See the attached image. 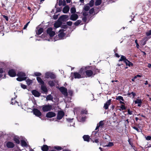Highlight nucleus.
<instances>
[{
	"instance_id": "25",
	"label": "nucleus",
	"mask_w": 151,
	"mask_h": 151,
	"mask_svg": "<svg viewBox=\"0 0 151 151\" xmlns=\"http://www.w3.org/2000/svg\"><path fill=\"white\" fill-rule=\"evenodd\" d=\"M48 149V146L46 145H43L41 148V150L42 151H47Z\"/></svg>"
},
{
	"instance_id": "11",
	"label": "nucleus",
	"mask_w": 151,
	"mask_h": 151,
	"mask_svg": "<svg viewBox=\"0 0 151 151\" xmlns=\"http://www.w3.org/2000/svg\"><path fill=\"white\" fill-rule=\"evenodd\" d=\"M68 16L66 15H61L58 19V20L62 21H65L68 18Z\"/></svg>"
},
{
	"instance_id": "30",
	"label": "nucleus",
	"mask_w": 151,
	"mask_h": 151,
	"mask_svg": "<svg viewBox=\"0 0 151 151\" xmlns=\"http://www.w3.org/2000/svg\"><path fill=\"white\" fill-rule=\"evenodd\" d=\"M43 32V29L42 28H40L37 32L36 34L37 35H40Z\"/></svg>"
},
{
	"instance_id": "19",
	"label": "nucleus",
	"mask_w": 151,
	"mask_h": 151,
	"mask_svg": "<svg viewBox=\"0 0 151 151\" xmlns=\"http://www.w3.org/2000/svg\"><path fill=\"white\" fill-rule=\"evenodd\" d=\"M69 10V8L68 6H65L63 8V12L64 13H67Z\"/></svg>"
},
{
	"instance_id": "15",
	"label": "nucleus",
	"mask_w": 151,
	"mask_h": 151,
	"mask_svg": "<svg viewBox=\"0 0 151 151\" xmlns=\"http://www.w3.org/2000/svg\"><path fill=\"white\" fill-rule=\"evenodd\" d=\"M32 94L36 97H39L40 96V93L35 90H33L32 91Z\"/></svg>"
},
{
	"instance_id": "43",
	"label": "nucleus",
	"mask_w": 151,
	"mask_h": 151,
	"mask_svg": "<svg viewBox=\"0 0 151 151\" xmlns=\"http://www.w3.org/2000/svg\"><path fill=\"white\" fill-rule=\"evenodd\" d=\"M150 38V37H145L143 39V41H144L146 42Z\"/></svg>"
},
{
	"instance_id": "10",
	"label": "nucleus",
	"mask_w": 151,
	"mask_h": 151,
	"mask_svg": "<svg viewBox=\"0 0 151 151\" xmlns=\"http://www.w3.org/2000/svg\"><path fill=\"white\" fill-rule=\"evenodd\" d=\"M72 77H74L75 78L79 79L81 78L80 73L78 72H75L74 73H72Z\"/></svg>"
},
{
	"instance_id": "5",
	"label": "nucleus",
	"mask_w": 151,
	"mask_h": 151,
	"mask_svg": "<svg viewBox=\"0 0 151 151\" xmlns=\"http://www.w3.org/2000/svg\"><path fill=\"white\" fill-rule=\"evenodd\" d=\"M91 68L93 72L94 76L100 72V69L97 68L95 65L91 67Z\"/></svg>"
},
{
	"instance_id": "3",
	"label": "nucleus",
	"mask_w": 151,
	"mask_h": 151,
	"mask_svg": "<svg viewBox=\"0 0 151 151\" xmlns=\"http://www.w3.org/2000/svg\"><path fill=\"white\" fill-rule=\"evenodd\" d=\"M42 107V110L44 112L50 111L52 109V106L51 105H44Z\"/></svg>"
},
{
	"instance_id": "23",
	"label": "nucleus",
	"mask_w": 151,
	"mask_h": 151,
	"mask_svg": "<svg viewBox=\"0 0 151 151\" xmlns=\"http://www.w3.org/2000/svg\"><path fill=\"white\" fill-rule=\"evenodd\" d=\"M17 76L18 77H24L26 76V74L24 73L21 72H18L17 74Z\"/></svg>"
},
{
	"instance_id": "14",
	"label": "nucleus",
	"mask_w": 151,
	"mask_h": 151,
	"mask_svg": "<svg viewBox=\"0 0 151 151\" xmlns=\"http://www.w3.org/2000/svg\"><path fill=\"white\" fill-rule=\"evenodd\" d=\"M65 31V30L63 29L60 30L59 31L60 32L58 34V36L60 39H61L65 36V34L63 32Z\"/></svg>"
},
{
	"instance_id": "57",
	"label": "nucleus",
	"mask_w": 151,
	"mask_h": 151,
	"mask_svg": "<svg viewBox=\"0 0 151 151\" xmlns=\"http://www.w3.org/2000/svg\"><path fill=\"white\" fill-rule=\"evenodd\" d=\"M83 15L84 17H86L88 15V13L87 12L84 11L83 12Z\"/></svg>"
},
{
	"instance_id": "27",
	"label": "nucleus",
	"mask_w": 151,
	"mask_h": 151,
	"mask_svg": "<svg viewBox=\"0 0 151 151\" xmlns=\"http://www.w3.org/2000/svg\"><path fill=\"white\" fill-rule=\"evenodd\" d=\"M37 80L38 82L41 85L44 84H45L44 81L42 80L41 78L39 77H37Z\"/></svg>"
},
{
	"instance_id": "26",
	"label": "nucleus",
	"mask_w": 151,
	"mask_h": 151,
	"mask_svg": "<svg viewBox=\"0 0 151 151\" xmlns=\"http://www.w3.org/2000/svg\"><path fill=\"white\" fill-rule=\"evenodd\" d=\"M55 81H50L48 82V84L50 86L52 87L55 86Z\"/></svg>"
},
{
	"instance_id": "58",
	"label": "nucleus",
	"mask_w": 151,
	"mask_h": 151,
	"mask_svg": "<svg viewBox=\"0 0 151 151\" xmlns=\"http://www.w3.org/2000/svg\"><path fill=\"white\" fill-rule=\"evenodd\" d=\"M132 127L133 129L136 130L138 132H140L139 129L135 126Z\"/></svg>"
},
{
	"instance_id": "31",
	"label": "nucleus",
	"mask_w": 151,
	"mask_h": 151,
	"mask_svg": "<svg viewBox=\"0 0 151 151\" xmlns=\"http://www.w3.org/2000/svg\"><path fill=\"white\" fill-rule=\"evenodd\" d=\"M53 99L52 96L51 94H49L47 96L46 98V101L52 100Z\"/></svg>"
},
{
	"instance_id": "52",
	"label": "nucleus",
	"mask_w": 151,
	"mask_h": 151,
	"mask_svg": "<svg viewBox=\"0 0 151 151\" xmlns=\"http://www.w3.org/2000/svg\"><path fill=\"white\" fill-rule=\"evenodd\" d=\"M146 35L147 36L151 35V29L148 32H146Z\"/></svg>"
},
{
	"instance_id": "45",
	"label": "nucleus",
	"mask_w": 151,
	"mask_h": 151,
	"mask_svg": "<svg viewBox=\"0 0 151 151\" xmlns=\"http://www.w3.org/2000/svg\"><path fill=\"white\" fill-rule=\"evenodd\" d=\"M16 103H18V102H17V101L16 100H15L14 99H13V98H12L11 99V104L12 105H14V104H15Z\"/></svg>"
},
{
	"instance_id": "51",
	"label": "nucleus",
	"mask_w": 151,
	"mask_h": 151,
	"mask_svg": "<svg viewBox=\"0 0 151 151\" xmlns=\"http://www.w3.org/2000/svg\"><path fill=\"white\" fill-rule=\"evenodd\" d=\"M61 27L63 29H66L68 27L67 25H61Z\"/></svg>"
},
{
	"instance_id": "42",
	"label": "nucleus",
	"mask_w": 151,
	"mask_h": 151,
	"mask_svg": "<svg viewBox=\"0 0 151 151\" xmlns=\"http://www.w3.org/2000/svg\"><path fill=\"white\" fill-rule=\"evenodd\" d=\"M27 84L28 85H30L31 84H32V81L31 80L28 79L26 81Z\"/></svg>"
},
{
	"instance_id": "49",
	"label": "nucleus",
	"mask_w": 151,
	"mask_h": 151,
	"mask_svg": "<svg viewBox=\"0 0 151 151\" xmlns=\"http://www.w3.org/2000/svg\"><path fill=\"white\" fill-rule=\"evenodd\" d=\"M55 34V33L54 31H52L49 34V35H50V37H53Z\"/></svg>"
},
{
	"instance_id": "53",
	"label": "nucleus",
	"mask_w": 151,
	"mask_h": 151,
	"mask_svg": "<svg viewBox=\"0 0 151 151\" xmlns=\"http://www.w3.org/2000/svg\"><path fill=\"white\" fill-rule=\"evenodd\" d=\"M73 22H72L71 21H69V22H66V24H67V25H68L70 26H71Z\"/></svg>"
},
{
	"instance_id": "40",
	"label": "nucleus",
	"mask_w": 151,
	"mask_h": 151,
	"mask_svg": "<svg viewBox=\"0 0 151 151\" xmlns=\"http://www.w3.org/2000/svg\"><path fill=\"white\" fill-rule=\"evenodd\" d=\"M90 7L88 5H85L84 6V9L86 11H88L90 9Z\"/></svg>"
},
{
	"instance_id": "12",
	"label": "nucleus",
	"mask_w": 151,
	"mask_h": 151,
	"mask_svg": "<svg viewBox=\"0 0 151 151\" xmlns=\"http://www.w3.org/2000/svg\"><path fill=\"white\" fill-rule=\"evenodd\" d=\"M56 114L55 113L52 111H50L48 112L46 114V117L47 118H52L55 116Z\"/></svg>"
},
{
	"instance_id": "35",
	"label": "nucleus",
	"mask_w": 151,
	"mask_h": 151,
	"mask_svg": "<svg viewBox=\"0 0 151 151\" xmlns=\"http://www.w3.org/2000/svg\"><path fill=\"white\" fill-rule=\"evenodd\" d=\"M116 100H120L121 101V100L122 101H124V100L123 97L119 96H116Z\"/></svg>"
},
{
	"instance_id": "2",
	"label": "nucleus",
	"mask_w": 151,
	"mask_h": 151,
	"mask_svg": "<svg viewBox=\"0 0 151 151\" xmlns=\"http://www.w3.org/2000/svg\"><path fill=\"white\" fill-rule=\"evenodd\" d=\"M45 78L47 79L50 78L52 79H54L56 78V77L53 73L47 72L45 73Z\"/></svg>"
},
{
	"instance_id": "36",
	"label": "nucleus",
	"mask_w": 151,
	"mask_h": 151,
	"mask_svg": "<svg viewBox=\"0 0 151 151\" xmlns=\"http://www.w3.org/2000/svg\"><path fill=\"white\" fill-rule=\"evenodd\" d=\"M81 20H78L74 23V25L75 26H78L81 23Z\"/></svg>"
},
{
	"instance_id": "29",
	"label": "nucleus",
	"mask_w": 151,
	"mask_h": 151,
	"mask_svg": "<svg viewBox=\"0 0 151 151\" xmlns=\"http://www.w3.org/2000/svg\"><path fill=\"white\" fill-rule=\"evenodd\" d=\"M21 145L22 147H27V145L25 141L24 140H21Z\"/></svg>"
},
{
	"instance_id": "60",
	"label": "nucleus",
	"mask_w": 151,
	"mask_h": 151,
	"mask_svg": "<svg viewBox=\"0 0 151 151\" xmlns=\"http://www.w3.org/2000/svg\"><path fill=\"white\" fill-rule=\"evenodd\" d=\"M3 17L7 21H8L9 20V18L8 16L5 15H3Z\"/></svg>"
},
{
	"instance_id": "7",
	"label": "nucleus",
	"mask_w": 151,
	"mask_h": 151,
	"mask_svg": "<svg viewBox=\"0 0 151 151\" xmlns=\"http://www.w3.org/2000/svg\"><path fill=\"white\" fill-rule=\"evenodd\" d=\"M8 74L10 76L12 77H15L17 75L15 70L13 69L9 70Z\"/></svg>"
},
{
	"instance_id": "44",
	"label": "nucleus",
	"mask_w": 151,
	"mask_h": 151,
	"mask_svg": "<svg viewBox=\"0 0 151 151\" xmlns=\"http://www.w3.org/2000/svg\"><path fill=\"white\" fill-rule=\"evenodd\" d=\"M134 102L135 104H139V103H142V101H141V100L140 99H137V100L134 101Z\"/></svg>"
},
{
	"instance_id": "34",
	"label": "nucleus",
	"mask_w": 151,
	"mask_h": 151,
	"mask_svg": "<svg viewBox=\"0 0 151 151\" xmlns=\"http://www.w3.org/2000/svg\"><path fill=\"white\" fill-rule=\"evenodd\" d=\"M53 148L58 150V151H60L63 149V148L62 147L58 146H55Z\"/></svg>"
},
{
	"instance_id": "33",
	"label": "nucleus",
	"mask_w": 151,
	"mask_h": 151,
	"mask_svg": "<svg viewBox=\"0 0 151 151\" xmlns=\"http://www.w3.org/2000/svg\"><path fill=\"white\" fill-rule=\"evenodd\" d=\"M102 2L101 0H96L95 2V4L96 6H98L100 5Z\"/></svg>"
},
{
	"instance_id": "39",
	"label": "nucleus",
	"mask_w": 151,
	"mask_h": 151,
	"mask_svg": "<svg viewBox=\"0 0 151 151\" xmlns=\"http://www.w3.org/2000/svg\"><path fill=\"white\" fill-rule=\"evenodd\" d=\"M3 69L2 68H0V78H1L3 75L2 74L4 72Z\"/></svg>"
},
{
	"instance_id": "1",
	"label": "nucleus",
	"mask_w": 151,
	"mask_h": 151,
	"mask_svg": "<svg viewBox=\"0 0 151 151\" xmlns=\"http://www.w3.org/2000/svg\"><path fill=\"white\" fill-rule=\"evenodd\" d=\"M86 72V77H90L94 76L93 72L91 68V66L87 67Z\"/></svg>"
},
{
	"instance_id": "37",
	"label": "nucleus",
	"mask_w": 151,
	"mask_h": 151,
	"mask_svg": "<svg viewBox=\"0 0 151 151\" xmlns=\"http://www.w3.org/2000/svg\"><path fill=\"white\" fill-rule=\"evenodd\" d=\"M70 11L72 14H75L76 12V9L75 7H72L71 8Z\"/></svg>"
},
{
	"instance_id": "54",
	"label": "nucleus",
	"mask_w": 151,
	"mask_h": 151,
	"mask_svg": "<svg viewBox=\"0 0 151 151\" xmlns=\"http://www.w3.org/2000/svg\"><path fill=\"white\" fill-rule=\"evenodd\" d=\"M68 92L69 94L70 95V96H72L73 93V91L71 90H69Z\"/></svg>"
},
{
	"instance_id": "17",
	"label": "nucleus",
	"mask_w": 151,
	"mask_h": 151,
	"mask_svg": "<svg viewBox=\"0 0 151 151\" xmlns=\"http://www.w3.org/2000/svg\"><path fill=\"white\" fill-rule=\"evenodd\" d=\"M111 99H109L107 101L106 103L104 104V109H108L109 106L111 104Z\"/></svg>"
},
{
	"instance_id": "8",
	"label": "nucleus",
	"mask_w": 151,
	"mask_h": 151,
	"mask_svg": "<svg viewBox=\"0 0 151 151\" xmlns=\"http://www.w3.org/2000/svg\"><path fill=\"white\" fill-rule=\"evenodd\" d=\"M33 111L34 114L37 117H40L42 115L41 112L37 109H34Z\"/></svg>"
},
{
	"instance_id": "46",
	"label": "nucleus",
	"mask_w": 151,
	"mask_h": 151,
	"mask_svg": "<svg viewBox=\"0 0 151 151\" xmlns=\"http://www.w3.org/2000/svg\"><path fill=\"white\" fill-rule=\"evenodd\" d=\"M114 145V144L112 142H109L108 144L107 145H106V146L109 147H112Z\"/></svg>"
},
{
	"instance_id": "32",
	"label": "nucleus",
	"mask_w": 151,
	"mask_h": 151,
	"mask_svg": "<svg viewBox=\"0 0 151 151\" xmlns=\"http://www.w3.org/2000/svg\"><path fill=\"white\" fill-rule=\"evenodd\" d=\"M13 140L17 144H19L20 143V141L19 138L15 137L13 139Z\"/></svg>"
},
{
	"instance_id": "62",
	"label": "nucleus",
	"mask_w": 151,
	"mask_h": 151,
	"mask_svg": "<svg viewBox=\"0 0 151 151\" xmlns=\"http://www.w3.org/2000/svg\"><path fill=\"white\" fill-rule=\"evenodd\" d=\"M87 19L86 17H83L82 18V20L84 22H86Z\"/></svg>"
},
{
	"instance_id": "63",
	"label": "nucleus",
	"mask_w": 151,
	"mask_h": 151,
	"mask_svg": "<svg viewBox=\"0 0 151 151\" xmlns=\"http://www.w3.org/2000/svg\"><path fill=\"white\" fill-rule=\"evenodd\" d=\"M21 87L22 88L24 89H26L27 88L26 86L23 84H21Z\"/></svg>"
},
{
	"instance_id": "59",
	"label": "nucleus",
	"mask_w": 151,
	"mask_h": 151,
	"mask_svg": "<svg viewBox=\"0 0 151 151\" xmlns=\"http://www.w3.org/2000/svg\"><path fill=\"white\" fill-rule=\"evenodd\" d=\"M121 108L122 110H125L126 109L125 106L124 105H121Z\"/></svg>"
},
{
	"instance_id": "55",
	"label": "nucleus",
	"mask_w": 151,
	"mask_h": 151,
	"mask_svg": "<svg viewBox=\"0 0 151 151\" xmlns=\"http://www.w3.org/2000/svg\"><path fill=\"white\" fill-rule=\"evenodd\" d=\"M104 123H103V122L102 121H100L99 123L97 124L99 126H102L104 125Z\"/></svg>"
},
{
	"instance_id": "18",
	"label": "nucleus",
	"mask_w": 151,
	"mask_h": 151,
	"mask_svg": "<svg viewBox=\"0 0 151 151\" xmlns=\"http://www.w3.org/2000/svg\"><path fill=\"white\" fill-rule=\"evenodd\" d=\"M62 23V22L60 20H58V22H55L54 24V26L55 27L57 28L61 27Z\"/></svg>"
},
{
	"instance_id": "24",
	"label": "nucleus",
	"mask_w": 151,
	"mask_h": 151,
	"mask_svg": "<svg viewBox=\"0 0 151 151\" xmlns=\"http://www.w3.org/2000/svg\"><path fill=\"white\" fill-rule=\"evenodd\" d=\"M125 63L126 64V66H128L129 67H132L133 66V64L128 60H127Z\"/></svg>"
},
{
	"instance_id": "20",
	"label": "nucleus",
	"mask_w": 151,
	"mask_h": 151,
	"mask_svg": "<svg viewBox=\"0 0 151 151\" xmlns=\"http://www.w3.org/2000/svg\"><path fill=\"white\" fill-rule=\"evenodd\" d=\"M83 137L84 141H87V142H89L90 137L88 135H84L83 136Z\"/></svg>"
},
{
	"instance_id": "13",
	"label": "nucleus",
	"mask_w": 151,
	"mask_h": 151,
	"mask_svg": "<svg viewBox=\"0 0 151 151\" xmlns=\"http://www.w3.org/2000/svg\"><path fill=\"white\" fill-rule=\"evenodd\" d=\"M78 18V15L77 14H73L71 15L70 19L71 20L75 21Z\"/></svg>"
},
{
	"instance_id": "41",
	"label": "nucleus",
	"mask_w": 151,
	"mask_h": 151,
	"mask_svg": "<svg viewBox=\"0 0 151 151\" xmlns=\"http://www.w3.org/2000/svg\"><path fill=\"white\" fill-rule=\"evenodd\" d=\"M52 29L51 27L48 28L47 30V33L48 34H50L52 31Z\"/></svg>"
},
{
	"instance_id": "6",
	"label": "nucleus",
	"mask_w": 151,
	"mask_h": 151,
	"mask_svg": "<svg viewBox=\"0 0 151 151\" xmlns=\"http://www.w3.org/2000/svg\"><path fill=\"white\" fill-rule=\"evenodd\" d=\"M59 90L65 96H67L68 95L67 89L66 88L64 87H61L59 88Z\"/></svg>"
},
{
	"instance_id": "16",
	"label": "nucleus",
	"mask_w": 151,
	"mask_h": 151,
	"mask_svg": "<svg viewBox=\"0 0 151 151\" xmlns=\"http://www.w3.org/2000/svg\"><path fill=\"white\" fill-rule=\"evenodd\" d=\"M6 146L8 148H13L15 146V145L13 142L9 141L6 143Z\"/></svg>"
},
{
	"instance_id": "56",
	"label": "nucleus",
	"mask_w": 151,
	"mask_h": 151,
	"mask_svg": "<svg viewBox=\"0 0 151 151\" xmlns=\"http://www.w3.org/2000/svg\"><path fill=\"white\" fill-rule=\"evenodd\" d=\"M30 21L28 22L24 26L23 29H25L27 28V26H28L29 23H30Z\"/></svg>"
},
{
	"instance_id": "50",
	"label": "nucleus",
	"mask_w": 151,
	"mask_h": 151,
	"mask_svg": "<svg viewBox=\"0 0 151 151\" xmlns=\"http://www.w3.org/2000/svg\"><path fill=\"white\" fill-rule=\"evenodd\" d=\"M34 74L36 76H39L41 75V73H40L36 72L34 73Z\"/></svg>"
},
{
	"instance_id": "61",
	"label": "nucleus",
	"mask_w": 151,
	"mask_h": 151,
	"mask_svg": "<svg viewBox=\"0 0 151 151\" xmlns=\"http://www.w3.org/2000/svg\"><path fill=\"white\" fill-rule=\"evenodd\" d=\"M146 139L147 140H150L151 139V136H148L146 137Z\"/></svg>"
},
{
	"instance_id": "47",
	"label": "nucleus",
	"mask_w": 151,
	"mask_h": 151,
	"mask_svg": "<svg viewBox=\"0 0 151 151\" xmlns=\"http://www.w3.org/2000/svg\"><path fill=\"white\" fill-rule=\"evenodd\" d=\"M94 12V9L93 8H91V9L89 10V13L90 14H91L93 13Z\"/></svg>"
},
{
	"instance_id": "9",
	"label": "nucleus",
	"mask_w": 151,
	"mask_h": 151,
	"mask_svg": "<svg viewBox=\"0 0 151 151\" xmlns=\"http://www.w3.org/2000/svg\"><path fill=\"white\" fill-rule=\"evenodd\" d=\"M64 113L62 111H58L57 116V119L60 120L62 119L64 115Z\"/></svg>"
},
{
	"instance_id": "28",
	"label": "nucleus",
	"mask_w": 151,
	"mask_h": 151,
	"mask_svg": "<svg viewBox=\"0 0 151 151\" xmlns=\"http://www.w3.org/2000/svg\"><path fill=\"white\" fill-rule=\"evenodd\" d=\"M27 77H18L16 79L17 80L19 81H22L25 80L27 79Z\"/></svg>"
},
{
	"instance_id": "64",
	"label": "nucleus",
	"mask_w": 151,
	"mask_h": 151,
	"mask_svg": "<svg viewBox=\"0 0 151 151\" xmlns=\"http://www.w3.org/2000/svg\"><path fill=\"white\" fill-rule=\"evenodd\" d=\"M58 15H55L53 16V18L55 20L57 19L58 18Z\"/></svg>"
},
{
	"instance_id": "38",
	"label": "nucleus",
	"mask_w": 151,
	"mask_h": 151,
	"mask_svg": "<svg viewBox=\"0 0 151 151\" xmlns=\"http://www.w3.org/2000/svg\"><path fill=\"white\" fill-rule=\"evenodd\" d=\"M94 1L93 0H91L89 2V3L88 4L91 7H92L94 5Z\"/></svg>"
},
{
	"instance_id": "22",
	"label": "nucleus",
	"mask_w": 151,
	"mask_h": 151,
	"mask_svg": "<svg viewBox=\"0 0 151 151\" xmlns=\"http://www.w3.org/2000/svg\"><path fill=\"white\" fill-rule=\"evenodd\" d=\"M127 60L125 56L122 55H121L120 58L119 60V61H123L125 63Z\"/></svg>"
},
{
	"instance_id": "21",
	"label": "nucleus",
	"mask_w": 151,
	"mask_h": 151,
	"mask_svg": "<svg viewBox=\"0 0 151 151\" xmlns=\"http://www.w3.org/2000/svg\"><path fill=\"white\" fill-rule=\"evenodd\" d=\"M41 89L44 92H47V89L46 86H45V84L41 85Z\"/></svg>"
},
{
	"instance_id": "48",
	"label": "nucleus",
	"mask_w": 151,
	"mask_h": 151,
	"mask_svg": "<svg viewBox=\"0 0 151 151\" xmlns=\"http://www.w3.org/2000/svg\"><path fill=\"white\" fill-rule=\"evenodd\" d=\"M88 113V111L86 110H83L81 111V114H87Z\"/></svg>"
},
{
	"instance_id": "4",
	"label": "nucleus",
	"mask_w": 151,
	"mask_h": 151,
	"mask_svg": "<svg viewBox=\"0 0 151 151\" xmlns=\"http://www.w3.org/2000/svg\"><path fill=\"white\" fill-rule=\"evenodd\" d=\"M87 68V67L81 68L78 71L79 73H80L82 78H84L86 77V69Z\"/></svg>"
}]
</instances>
